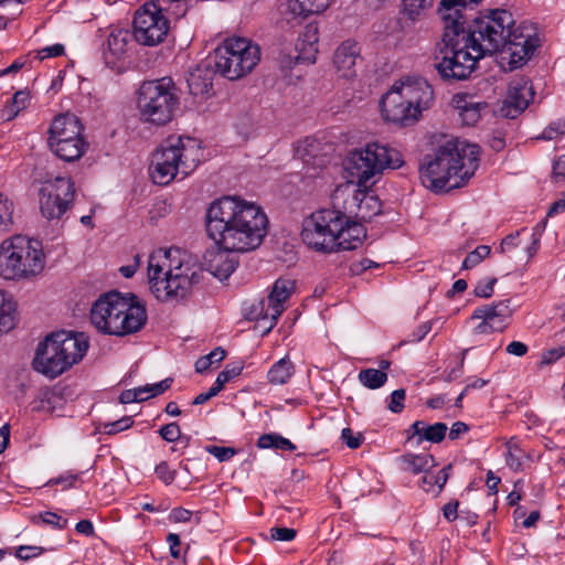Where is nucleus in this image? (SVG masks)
Masks as SVG:
<instances>
[{
    "mask_svg": "<svg viewBox=\"0 0 565 565\" xmlns=\"http://www.w3.org/2000/svg\"><path fill=\"white\" fill-rule=\"evenodd\" d=\"M512 13L495 9L469 20H452L444 25L436 44L434 67L441 79H467L478 62L500 53L503 68L513 71L524 65L540 46L536 30L526 22L514 26Z\"/></svg>",
    "mask_w": 565,
    "mask_h": 565,
    "instance_id": "1",
    "label": "nucleus"
},
{
    "mask_svg": "<svg viewBox=\"0 0 565 565\" xmlns=\"http://www.w3.org/2000/svg\"><path fill=\"white\" fill-rule=\"evenodd\" d=\"M209 237L217 247L247 253L260 246L268 230V218L260 206L238 196L213 201L205 215Z\"/></svg>",
    "mask_w": 565,
    "mask_h": 565,
    "instance_id": "2",
    "label": "nucleus"
},
{
    "mask_svg": "<svg viewBox=\"0 0 565 565\" xmlns=\"http://www.w3.org/2000/svg\"><path fill=\"white\" fill-rule=\"evenodd\" d=\"M480 147L459 139L448 140L423 158L419 178L425 188L448 192L463 186L479 167Z\"/></svg>",
    "mask_w": 565,
    "mask_h": 565,
    "instance_id": "3",
    "label": "nucleus"
},
{
    "mask_svg": "<svg viewBox=\"0 0 565 565\" xmlns=\"http://www.w3.org/2000/svg\"><path fill=\"white\" fill-rule=\"evenodd\" d=\"M201 278V268L180 248H159L149 256L148 280L151 292L160 301L185 298Z\"/></svg>",
    "mask_w": 565,
    "mask_h": 565,
    "instance_id": "4",
    "label": "nucleus"
},
{
    "mask_svg": "<svg viewBox=\"0 0 565 565\" xmlns=\"http://www.w3.org/2000/svg\"><path fill=\"white\" fill-rule=\"evenodd\" d=\"M89 348L88 338L82 332H52L38 344L33 369L55 379L81 362Z\"/></svg>",
    "mask_w": 565,
    "mask_h": 565,
    "instance_id": "5",
    "label": "nucleus"
},
{
    "mask_svg": "<svg viewBox=\"0 0 565 565\" xmlns=\"http://www.w3.org/2000/svg\"><path fill=\"white\" fill-rule=\"evenodd\" d=\"M203 149L195 138L169 137L152 154L149 168L156 184L168 185L179 173L189 175L200 163Z\"/></svg>",
    "mask_w": 565,
    "mask_h": 565,
    "instance_id": "6",
    "label": "nucleus"
},
{
    "mask_svg": "<svg viewBox=\"0 0 565 565\" xmlns=\"http://www.w3.org/2000/svg\"><path fill=\"white\" fill-rule=\"evenodd\" d=\"M179 105V89L168 76L145 81L137 92V108L143 122L164 126L173 119Z\"/></svg>",
    "mask_w": 565,
    "mask_h": 565,
    "instance_id": "7",
    "label": "nucleus"
},
{
    "mask_svg": "<svg viewBox=\"0 0 565 565\" xmlns=\"http://www.w3.org/2000/svg\"><path fill=\"white\" fill-rule=\"evenodd\" d=\"M403 164V156L397 149L380 142H370L363 149L351 151L344 162L350 177L364 186L384 170H396Z\"/></svg>",
    "mask_w": 565,
    "mask_h": 565,
    "instance_id": "8",
    "label": "nucleus"
},
{
    "mask_svg": "<svg viewBox=\"0 0 565 565\" xmlns=\"http://www.w3.org/2000/svg\"><path fill=\"white\" fill-rule=\"evenodd\" d=\"M259 57V47L249 40L230 38L214 50L213 66L216 73L234 81L252 72Z\"/></svg>",
    "mask_w": 565,
    "mask_h": 565,
    "instance_id": "9",
    "label": "nucleus"
},
{
    "mask_svg": "<svg viewBox=\"0 0 565 565\" xmlns=\"http://www.w3.org/2000/svg\"><path fill=\"white\" fill-rule=\"evenodd\" d=\"M340 211L320 209L303 218L301 239L311 249L322 253H337V236L341 230Z\"/></svg>",
    "mask_w": 565,
    "mask_h": 565,
    "instance_id": "10",
    "label": "nucleus"
},
{
    "mask_svg": "<svg viewBox=\"0 0 565 565\" xmlns=\"http://www.w3.org/2000/svg\"><path fill=\"white\" fill-rule=\"evenodd\" d=\"M84 127L73 114L56 116L49 129L50 149L64 161H76L85 152L87 142L82 132Z\"/></svg>",
    "mask_w": 565,
    "mask_h": 565,
    "instance_id": "11",
    "label": "nucleus"
},
{
    "mask_svg": "<svg viewBox=\"0 0 565 565\" xmlns=\"http://www.w3.org/2000/svg\"><path fill=\"white\" fill-rule=\"evenodd\" d=\"M75 183L71 178L56 177L40 189V211L49 221L60 220L73 205Z\"/></svg>",
    "mask_w": 565,
    "mask_h": 565,
    "instance_id": "12",
    "label": "nucleus"
},
{
    "mask_svg": "<svg viewBox=\"0 0 565 565\" xmlns=\"http://www.w3.org/2000/svg\"><path fill=\"white\" fill-rule=\"evenodd\" d=\"M132 26L138 43L154 46L167 36L169 21L154 2H148L136 11Z\"/></svg>",
    "mask_w": 565,
    "mask_h": 565,
    "instance_id": "13",
    "label": "nucleus"
},
{
    "mask_svg": "<svg viewBox=\"0 0 565 565\" xmlns=\"http://www.w3.org/2000/svg\"><path fill=\"white\" fill-rule=\"evenodd\" d=\"M126 305V295L118 291H109L99 296L90 309V321L102 333L114 335L117 330L119 313H122Z\"/></svg>",
    "mask_w": 565,
    "mask_h": 565,
    "instance_id": "14",
    "label": "nucleus"
},
{
    "mask_svg": "<svg viewBox=\"0 0 565 565\" xmlns=\"http://www.w3.org/2000/svg\"><path fill=\"white\" fill-rule=\"evenodd\" d=\"M10 245L14 250V260L19 266L21 279L39 275L43 270L44 254L39 241L17 235L10 238Z\"/></svg>",
    "mask_w": 565,
    "mask_h": 565,
    "instance_id": "15",
    "label": "nucleus"
},
{
    "mask_svg": "<svg viewBox=\"0 0 565 565\" xmlns=\"http://www.w3.org/2000/svg\"><path fill=\"white\" fill-rule=\"evenodd\" d=\"M511 300L504 299L491 305L477 307L471 319L481 320L475 327V334H488L492 332H502L510 323L513 310L510 307Z\"/></svg>",
    "mask_w": 565,
    "mask_h": 565,
    "instance_id": "16",
    "label": "nucleus"
},
{
    "mask_svg": "<svg viewBox=\"0 0 565 565\" xmlns=\"http://www.w3.org/2000/svg\"><path fill=\"white\" fill-rule=\"evenodd\" d=\"M380 109L385 121L406 127L419 118L418 109H413L393 86L380 102Z\"/></svg>",
    "mask_w": 565,
    "mask_h": 565,
    "instance_id": "17",
    "label": "nucleus"
},
{
    "mask_svg": "<svg viewBox=\"0 0 565 565\" xmlns=\"http://www.w3.org/2000/svg\"><path fill=\"white\" fill-rule=\"evenodd\" d=\"M134 34L128 29L113 28L103 44V58L111 70H119L134 45Z\"/></svg>",
    "mask_w": 565,
    "mask_h": 565,
    "instance_id": "18",
    "label": "nucleus"
},
{
    "mask_svg": "<svg viewBox=\"0 0 565 565\" xmlns=\"http://www.w3.org/2000/svg\"><path fill=\"white\" fill-rule=\"evenodd\" d=\"M534 97L533 86L529 78L518 77L510 82L508 95L503 100L501 113L509 118H516L523 113Z\"/></svg>",
    "mask_w": 565,
    "mask_h": 565,
    "instance_id": "19",
    "label": "nucleus"
},
{
    "mask_svg": "<svg viewBox=\"0 0 565 565\" xmlns=\"http://www.w3.org/2000/svg\"><path fill=\"white\" fill-rule=\"evenodd\" d=\"M124 312L119 313L116 337H125L140 331L147 322L148 316L145 305L134 294H126Z\"/></svg>",
    "mask_w": 565,
    "mask_h": 565,
    "instance_id": "20",
    "label": "nucleus"
},
{
    "mask_svg": "<svg viewBox=\"0 0 565 565\" xmlns=\"http://www.w3.org/2000/svg\"><path fill=\"white\" fill-rule=\"evenodd\" d=\"M394 87L413 109H418V116L424 109L429 108L434 100L430 84L422 77H407L401 85L395 84Z\"/></svg>",
    "mask_w": 565,
    "mask_h": 565,
    "instance_id": "21",
    "label": "nucleus"
},
{
    "mask_svg": "<svg viewBox=\"0 0 565 565\" xmlns=\"http://www.w3.org/2000/svg\"><path fill=\"white\" fill-rule=\"evenodd\" d=\"M295 290V281L291 279L278 278L271 288L267 299V309L265 318L270 317L271 323L268 328L270 330L276 323L278 318L285 311V302L292 295Z\"/></svg>",
    "mask_w": 565,
    "mask_h": 565,
    "instance_id": "22",
    "label": "nucleus"
},
{
    "mask_svg": "<svg viewBox=\"0 0 565 565\" xmlns=\"http://www.w3.org/2000/svg\"><path fill=\"white\" fill-rule=\"evenodd\" d=\"M341 230L335 233L337 252L352 250L362 245L366 237V228L363 224L352 221L345 213L340 211Z\"/></svg>",
    "mask_w": 565,
    "mask_h": 565,
    "instance_id": "23",
    "label": "nucleus"
},
{
    "mask_svg": "<svg viewBox=\"0 0 565 565\" xmlns=\"http://www.w3.org/2000/svg\"><path fill=\"white\" fill-rule=\"evenodd\" d=\"M360 53L361 49L354 41H344L338 46L333 55V65L340 77L352 78L355 76V64Z\"/></svg>",
    "mask_w": 565,
    "mask_h": 565,
    "instance_id": "24",
    "label": "nucleus"
},
{
    "mask_svg": "<svg viewBox=\"0 0 565 565\" xmlns=\"http://www.w3.org/2000/svg\"><path fill=\"white\" fill-rule=\"evenodd\" d=\"M447 430L448 427L445 423L428 425L424 420H416L406 430V441L412 443L415 439L416 446H419L424 440L439 444L445 439Z\"/></svg>",
    "mask_w": 565,
    "mask_h": 565,
    "instance_id": "25",
    "label": "nucleus"
},
{
    "mask_svg": "<svg viewBox=\"0 0 565 565\" xmlns=\"http://www.w3.org/2000/svg\"><path fill=\"white\" fill-rule=\"evenodd\" d=\"M227 250L218 247V250L205 255L207 270L218 279H227L238 266V259Z\"/></svg>",
    "mask_w": 565,
    "mask_h": 565,
    "instance_id": "26",
    "label": "nucleus"
},
{
    "mask_svg": "<svg viewBox=\"0 0 565 565\" xmlns=\"http://www.w3.org/2000/svg\"><path fill=\"white\" fill-rule=\"evenodd\" d=\"M482 0H441L438 4L437 12L444 24L452 20H462L468 15V11H472Z\"/></svg>",
    "mask_w": 565,
    "mask_h": 565,
    "instance_id": "27",
    "label": "nucleus"
},
{
    "mask_svg": "<svg viewBox=\"0 0 565 565\" xmlns=\"http://www.w3.org/2000/svg\"><path fill=\"white\" fill-rule=\"evenodd\" d=\"M213 76L210 65L198 66L186 78L189 90L194 96L209 97L213 94Z\"/></svg>",
    "mask_w": 565,
    "mask_h": 565,
    "instance_id": "28",
    "label": "nucleus"
},
{
    "mask_svg": "<svg viewBox=\"0 0 565 565\" xmlns=\"http://www.w3.org/2000/svg\"><path fill=\"white\" fill-rule=\"evenodd\" d=\"M14 250L10 245V239H6L0 245V277L7 280H20L19 266L14 260Z\"/></svg>",
    "mask_w": 565,
    "mask_h": 565,
    "instance_id": "29",
    "label": "nucleus"
},
{
    "mask_svg": "<svg viewBox=\"0 0 565 565\" xmlns=\"http://www.w3.org/2000/svg\"><path fill=\"white\" fill-rule=\"evenodd\" d=\"M455 102L461 121L467 126H475L481 117V110L487 107L486 103L472 102L466 97L456 96Z\"/></svg>",
    "mask_w": 565,
    "mask_h": 565,
    "instance_id": "30",
    "label": "nucleus"
},
{
    "mask_svg": "<svg viewBox=\"0 0 565 565\" xmlns=\"http://www.w3.org/2000/svg\"><path fill=\"white\" fill-rule=\"evenodd\" d=\"M403 470L414 475L426 472L434 466V457L428 454H405L399 458Z\"/></svg>",
    "mask_w": 565,
    "mask_h": 565,
    "instance_id": "31",
    "label": "nucleus"
},
{
    "mask_svg": "<svg viewBox=\"0 0 565 565\" xmlns=\"http://www.w3.org/2000/svg\"><path fill=\"white\" fill-rule=\"evenodd\" d=\"M319 36H318V26L315 24H307L305 28V31L300 34L299 43H297V49L300 50V52L306 50V45H308V53L307 56H300L302 60H307L311 63L316 61V54L318 52V44Z\"/></svg>",
    "mask_w": 565,
    "mask_h": 565,
    "instance_id": "32",
    "label": "nucleus"
},
{
    "mask_svg": "<svg viewBox=\"0 0 565 565\" xmlns=\"http://www.w3.org/2000/svg\"><path fill=\"white\" fill-rule=\"evenodd\" d=\"M294 372L292 362L288 358H282L271 365L267 373V379L270 384L282 385L290 380Z\"/></svg>",
    "mask_w": 565,
    "mask_h": 565,
    "instance_id": "33",
    "label": "nucleus"
},
{
    "mask_svg": "<svg viewBox=\"0 0 565 565\" xmlns=\"http://www.w3.org/2000/svg\"><path fill=\"white\" fill-rule=\"evenodd\" d=\"M505 462L507 466L514 472L523 470V459L525 457L524 450L521 448L520 440L516 437H511L505 443Z\"/></svg>",
    "mask_w": 565,
    "mask_h": 565,
    "instance_id": "34",
    "label": "nucleus"
},
{
    "mask_svg": "<svg viewBox=\"0 0 565 565\" xmlns=\"http://www.w3.org/2000/svg\"><path fill=\"white\" fill-rule=\"evenodd\" d=\"M330 6V0H290L289 8L298 15L318 14Z\"/></svg>",
    "mask_w": 565,
    "mask_h": 565,
    "instance_id": "35",
    "label": "nucleus"
},
{
    "mask_svg": "<svg viewBox=\"0 0 565 565\" xmlns=\"http://www.w3.org/2000/svg\"><path fill=\"white\" fill-rule=\"evenodd\" d=\"M30 105V93L28 90H18L14 93L12 100L1 110V117L4 120L14 119L19 113Z\"/></svg>",
    "mask_w": 565,
    "mask_h": 565,
    "instance_id": "36",
    "label": "nucleus"
},
{
    "mask_svg": "<svg viewBox=\"0 0 565 565\" xmlns=\"http://www.w3.org/2000/svg\"><path fill=\"white\" fill-rule=\"evenodd\" d=\"M256 445L260 449L274 448L286 451H294L296 449L295 444H292L289 439L276 433L263 434L257 439Z\"/></svg>",
    "mask_w": 565,
    "mask_h": 565,
    "instance_id": "37",
    "label": "nucleus"
},
{
    "mask_svg": "<svg viewBox=\"0 0 565 565\" xmlns=\"http://www.w3.org/2000/svg\"><path fill=\"white\" fill-rule=\"evenodd\" d=\"M381 207L382 204L375 195L364 193L359 200L356 215L364 221H370L381 213Z\"/></svg>",
    "mask_w": 565,
    "mask_h": 565,
    "instance_id": "38",
    "label": "nucleus"
},
{
    "mask_svg": "<svg viewBox=\"0 0 565 565\" xmlns=\"http://www.w3.org/2000/svg\"><path fill=\"white\" fill-rule=\"evenodd\" d=\"M434 0H402V13L409 20L416 21L431 7Z\"/></svg>",
    "mask_w": 565,
    "mask_h": 565,
    "instance_id": "39",
    "label": "nucleus"
},
{
    "mask_svg": "<svg viewBox=\"0 0 565 565\" xmlns=\"http://www.w3.org/2000/svg\"><path fill=\"white\" fill-rule=\"evenodd\" d=\"M13 302L0 290V332H8L14 326Z\"/></svg>",
    "mask_w": 565,
    "mask_h": 565,
    "instance_id": "40",
    "label": "nucleus"
},
{
    "mask_svg": "<svg viewBox=\"0 0 565 565\" xmlns=\"http://www.w3.org/2000/svg\"><path fill=\"white\" fill-rule=\"evenodd\" d=\"M359 381L370 390L382 387L387 381V374L377 369H365L360 371Z\"/></svg>",
    "mask_w": 565,
    "mask_h": 565,
    "instance_id": "41",
    "label": "nucleus"
},
{
    "mask_svg": "<svg viewBox=\"0 0 565 565\" xmlns=\"http://www.w3.org/2000/svg\"><path fill=\"white\" fill-rule=\"evenodd\" d=\"M226 356V351L222 348H215L209 354L199 358L194 364L198 373L206 372L214 363L222 362Z\"/></svg>",
    "mask_w": 565,
    "mask_h": 565,
    "instance_id": "42",
    "label": "nucleus"
},
{
    "mask_svg": "<svg viewBox=\"0 0 565 565\" xmlns=\"http://www.w3.org/2000/svg\"><path fill=\"white\" fill-rule=\"evenodd\" d=\"M243 365L241 363H235L233 365H227L225 370L218 373L213 386L220 393L226 383L232 381L233 379L241 375L243 371Z\"/></svg>",
    "mask_w": 565,
    "mask_h": 565,
    "instance_id": "43",
    "label": "nucleus"
},
{
    "mask_svg": "<svg viewBox=\"0 0 565 565\" xmlns=\"http://www.w3.org/2000/svg\"><path fill=\"white\" fill-rule=\"evenodd\" d=\"M13 202L0 192V233L9 230L12 224Z\"/></svg>",
    "mask_w": 565,
    "mask_h": 565,
    "instance_id": "44",
    "label": "nucleus"
},
{
    "mask_svg": "<svg viewBox=\"0 0 565 565\" xmlns=\"http://www.w3.org/2000/svg\"><path fill=\"white\" fill-rule=\"evenodd\" d=\"M490 247L487 245H479L470 252L462 262L463 269H471L480 264L486 257L490 255Z\"/></svg>",
    "mask_w": 565,
    "mask_h": 565,
    "instance_id": "45",
    "label": "nucleus"
},
{
    "mask_svg": "<svg viewBox=\"0 0 565 565\" xmlns=\"http://www.w3.org/2000/svg\"><path fill=\"white\" fill-rule=\"evenodd\" d=\"M172 384L171 379H164L156 384H147L145 386L138 387L140 391V397H146V401L150 397L158 396L162 393H164L167 390L170 388Z\"/></svg>",
    "mask_w": 565,
    "mask_h": 565,
    "instance_id": "46",
    "label": "nucleus"
},
{
    "mask_svg": "<svg viewBox=\"0 0 565 565\" xmlns=\"http://www.w3.org/2000/svg\"><path fill=\"white\" fill-rule=\"evenodd\" d=\"M205 451L214 456L220 462L228 461L237 454V450L233 447H221L215 445L205 446Z\"/></svg>",
    "mask_w": 565,
    "mask_h": 565,
    "instance_id": "47",
    "label": "nucleus"
},
{
    "mask_svg": "<svg viewBox=\"0 0 565 565\" xmlns=\"http://www.w3.org/2000/svg\"><path fill=\"white\" fill-rule=\"evenodd\" d=\"M134 424V419L130 416H124L118 420L105 423L104 431L108 435H114L130 428Z\"/></svg>",
    "mask_w": 565,
    "mask_h": 565,
    "instance_id": "48",
    "label": "nucleus"
},
{
    "mask_svg": "<svg viewBox=\"0 0 565 565\" xmlns=\"http://www.w3.org/2000/svg\"><path fill=\"white\" fill-rule=\"evenodd\" d=\"M497 278H486L478 281L475 287L473 294L479 298H490L493 295Z\"/></svg>",
    "mask_w": 565,
    "mask_h": 565,
    "instance_id": "49",
    "label": "nucleus"
},
{
    "mask_svg": "<svg viewBox=\"0 0 565 565\" xmlns=\"http://www.w3.org/2000/svg\"><path fill=\"white\" fill-rule=\"evenodd\" d=\"M159 435L163 440H166L168 443H174L181 438V429H180V426L178 425V423L173 422V423L163 425L159 429Z\"/></svg>",
    "mask_w": 565,
    "mask_h": 565,
    "instance_id": "50",
    "label": "nucleus"
},
{
    "mask_svg": "<svg viewBox=\"0 0 565 565\" xmlns=\"http://www.w3.org/2000/svg\"><path fill=\"white\" fill-rule=\"evenodd\" d=\"M341 439L350 449H356L362 445L364 436L361 433H354L351 428L347 427L341 431Z\"/></svg>",
    "mask_w": 565,
    "mask_h": 565,
    "instance_id": "51",
    "label": "nucleus"
},
{
    "mask_svg": "<svg viewBox=\"0 0 565 565\" xmlns=\"http://www.w3.org/2000/svg\"><path fill=\"white\" fill-rule=\"evenodd\" d=\"M39 518L43 523L51 525L57 530H64L67 526V519H64L54 512L46 511L44 513H41Z\"/></svg>",
    "mask_w": 565,
    "mask_h": 565,
    "instance_id": "52",
    "label": "nucleus"
},
{
    "mask_svg": "<svg viewBox=\"0 0 565 565\" xmlns=\"http://www.w3.org/2000/svg\"><path fill=\"white\" fill-rule=\"evenodd\" d=\"M558 135H565V116L546 127L542 132V139L552 140Z\"/></svg>",
    "mask_w": 565,
    "mask_h": 565,
    "instance_id": "53",
    "label": "nucleus"
},
{
    "mask_svg": "<svg viewBox=\"0 0 565 565\" xmlns=\"http://www.w3.org/2000/svg\"><path fill=\"white\" fill-rule=\"evenodd\" d=\"M65 52L64 45L56 43L41 50L35 51V58L43 61L49 57H56L63 55Z\"/></svg>",
    "mask_w": 565,
    "mask_h": 565,
    "instance_id": "54",
    "label": "nucleus"
},
{
    "mask_svg": "<svg viewBox=\"0 0 565 565\" xmlns=\"http://www.w3.org/2000/svg\"><path fill=\"white\" fill-rule=\"evenodd\" d=\"M405 390H395L390 396L388 409L392 413L399 414L404 409Z\"/></svg>",
    "mask_w": 565,
    "mask_h": 565,
    "instance_id": "55",
    "label": "nucleus"
},
{
    "mask_svg": "<svg viewBox=\"0 0 565 565\" xmlns=\"http://www.w3.org/2000/svg\"><path fill=\"white\" fill-rule=\"evenodd\" d=\"M154 471L157 477L163 481L164 484H171L175 479V471L171 470L166 461H161L157 465Z\"/></svg>",
    "mask_w": 565,
    "mask_h": 565,
    "instance_id": "56",
    "label": "nucleus"
},
{
    "mask_svg": "<svg viewBox=\"0 0 565 565\" xmlns=\"http://www.w3.org/2000/svg\"><path fill=\"white\" fill-rule=\"evenodd\" d=\"M44 548L40 546L21 545L15 551V556L22 561H29L43 553Z\"/></svg>",
    "mask_w": 565,
    "mask_h": 565,
    "instance_id": "57",
    "label": "nucleus"
},
{
    "mask_svg": "<svg viewBox=\"0 0 565 565\" xmlns=\"http://www.w3.org/2000/svg\"><path fill=\"white\" fill-rule=\"evenodd\" d=\"M270 536L276 541L289 542L296 537V530L289 527H271Z\"/></svg>",
    "mask_w": 565,
    "mask_h": 565,
    "instance_id": "58",
    "label": "nucleus"
},
{
    "mask_svg": "<svg viewBox=\"0 0 565 565\" xmlns=\"http://www.w3.org/2000/svg\"><path fill=\"white\" fill-rule=\"evenodd\" d=\"M192 518V512L184 508H174L169 514V520L173 523H185Z\"/></svg>",
    "mask_w": 565,
    "mask_h": 565,
    "instance_id": "59",
    "label": "nucleus"
},
{
    "mask_svg": "<svg viewBox=\"0 0 565 565\" xmlns=\"http://www.w3.org/2000/svg\"><path fill=\"white\" fill-rule=\"evenodd\" d=\"M119 401L122 404H130V403H136V402H138V403L143 402V401H146V397H140V391L138 387H136L132 390H126V391L121 392V394L119 396Z\"/></svg>",
    "mask_w": 565,
    "mask_h": 565,
    "instance_id": "60",
    "label": "nucleus"
},
{
    "mask_svg": "<svg viewBox=\"0 0 565 565\" xmlns=\"http://www.w3.org/2000/svg\"><path fill=\"white\" fill-rule=\"evenodd\" d=\"M565 355V348L551 349L542 354V364H552Z\"/></svg>",
    "mask_w": 565,
    "mask_h": 565,
    "instance_id": "61",
    "label": "nucleus"
},
{
    "mask_svg": "<svg viewBox=\"0 0 565 565\" xmlns=\"http://www.w3.org/2000/svg\"><path fill=\"white\" fill-rule=\"evenodd\" d=\"M552 177L556 182L565 178V154L559 156L553 162Z\"/></svg>",
    "mask_w": 565,
    "mask_h": 565,
    "instance_id": "62",
    "label": "nucleus"
},
{
    "mask_svg": "<svg viewBox=\"0 0 565 565\" xmlns=\"http://www.w3.org/2000/svg\"><path fill=\"white\" fill-rule=\"evenodd\" d=\"M505 351L508 354H511V355L524 356L527 353L529 348L523 342L512 341L511 343H509L507 345Z\"/></svg>",
    "mask_w": 565,
    "mask_h": 565,
    "instance_id": "63",
    "label": "nucleus"
},
{
    "mask_svg": "<svg viewBox=\"0 0 565 565\" xmlns=\"http://www.w3.org/2000/svg\"><path fill=\"white\" fill-rule=\"evenodd\" d=\"M458 507L459 501L457 500L450 501L447 504H445L443 508L444 518L449 522L455 521L458 518Z\"/></svg>",
    "mask_w": 565,
    "mask_h": 565,
    "instance_id": "64",
    "label": "nucleus"
}]
</instances>
